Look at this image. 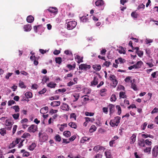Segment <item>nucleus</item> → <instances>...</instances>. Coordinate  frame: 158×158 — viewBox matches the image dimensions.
Masks as SVG:
<instances>
[{
    "mask_svg": "<svg viewBox=\"0 0 158 158\" xmlns=\"http://www.w3.org/2000/svg\"><path fill=\"white\" fill-rule=\"evenodd\" d=\"M69 125L70 127L72 128H73L74 129L77 128V125L75 123L71 122L69 123Z\"/></svg>",
    "mask_w": 158,
    "mask_h": 158,
    "instance_id": "obj_38",
    "label": "nucleus"
},
{
    "mask_svg": "<svg viewBox=\"0 0 158 158\" xmlns=\"http://www.w3.org/2000/svg\"><path fill=\"white\" fill-rule=\"evenodd\" d=\"M56 85V83H54L53 82H50L47 85V86L51 88H54L55 87Z\"/></svg>",
    "mask_w": 158,
    "mask_h": 158,
    "instance_id": "obj_20",
    "label": "nucleus"
},
{
    "mask_svg": "<svg viewBox=\"0 0 158 158\" xmlns=\"http://www.w3.org/2000/svg\"><path fill=\"white\" fill-rule=\"evenodd\" d=\"M12 116L15 119H18L19 116V113H17L16 114H13Z\"/></svg>",
    "mask_w": 158,
    "mask_h": 158,
    "instance_id": "obj_49",
    "label": "nucleus"
},
{
    "mask_svg": "<svg viewBox=\"0 0 158 158\" xmlns=\"http://www.w3.org/2000/svg\"><path fill=\"white\" fill-rule=\"evenodd\" d=\"M131 16L134 18H137L138 16V14L136 12L134 11L132 12Z\"/></svg>",
    "mask_w": 158,
    "mask_h": 158,
    "instance_id": "obj_50",
    "label": "nucleus"
},
{
    "mask_svg": "<svg viewBox=\"0 0 158 158\" xmlns=\"http://www.w3.org/2000/svg\"><path fill=\"white\" fill-rule=\"evenodd\" d=\"M34 20V18L31 15H29L27 17V21L29 23L32 22Z\"/></svg>",
    "mask_w": 158,
    "mask_h": 158,
    "instance_id": "obj_21",
    "label": "nucleus"
},
{
    "mask_svg": "<svg viewBox=\"0 0 158 158\" xmlns=\"http://www.w3.org/2000/svg\"><path fill=\"white\" fill-rule=\"evenodd\" d=\"M61 109L63 110H68L69 109V107L67 104L64 103L61 106Z\"/></svg>",
    "mask_w": 158,
    "mask_h": 158,
    "instance_id": "obj_19",
    "label": "nucleus"
},
{
    "mask_svg": "<svg viewBox=\"0 0 158 158\" xmlns=\"http://www.w3.org/2000/svg\"><path fill=\"white\" fill-rule=\"evenodd\" d=\"M21 140L20 138H17L14 141H13L12 143H11L9 146V148L10 149L14 147L15 145L18 144Z\"/></svg>",
    "mask_w": 158,
    "mask_h": 158,
    "instance_id": "obj_5",
    "label": "nucleus"
},
{
    "mask_svg": "<svg viewBox=\"0 0 158 158\" xmlns=\"http://www.w3.org/2000/svg\"><path fill=\"white\" fill-rule=\"evenodd\" d=\"M107 91V89L106 88L102 89L100 91V94L102 96H103L104 95L102 94L103 93Z\"/></svg>",
    "mask_w": 158,
    "mask_h": 158,
    "instance_id": "obj_53",
    "label": "nucleus"
},
{
    "mask_svg": "<svg viewBox=\"0 0 158 158\" xmlns=\"http://www.w3.org/2000/svg\"><path fill=\"white\" fill-rule=\"evenodd\" d=\"M136 135L135 134H133L132 136L131 137V141L130 143L131 144L133 143L135 141Z\"/></svg>",
    "mask_w": 158,
    "mask_h": 158,
    "instance_id": "obj_24",
    "label": "nucleus"
},
{
    "mask_svg": "<svg viewBox=\"0 0 158 158\" xmlns=\"http://www.w3.org/2000/svg\"><path fill=\"white\" fill-rule=\"evenodd\" d=\"M90 139V138H88L86 137H83L81 140V142L82 143H84L85 141L89 140Z\"/></svg>",
    "mask_w": 158,
    "mask_h": 158,
    "instance_id": "obj_43",
    "label": "nucleus"
},
{
    "mask_svg": "<svg viewBox=\"0 0 158 158\" xmlns=\"http://www.w3.org/2000/svg\"><path fill=\"white\" fill-rule=\"evenodd\" d=\"M106 50L105 49H103L100 52V54L102 55H105L106 54Z\"/></svg>",
    "mask_w": 158,
    "mask_h": 158,
    "instance_id": "obj_61",
    "label": "nucleus"
},
{
    "mask_svg": "<svg viewBox=\"0 0 158 158\" xmlns=\"http://www.w3.org/2000/svg\"><path fill=\"white\" fill-rule=\"evenodd\" d=\"M60 102V101H53L51 102V105L52 106H59Z\"/></svg>",
    "mask_w": 158,
    "mask_h": 158,
    "instance_id": "obj_22",
    "label": "nucleus"
},
{
    "mask_svg": "<svg viewBox=\"0 0 158 158\" xmlns=\"http://www.w3.org/2000/svg\"><path fill=\"white\" fill-rule=\"evenodd\" d=\"M85 120L86 122H91V123H92L95 120V119L93 118L85 117Z\"/></svg>",
    "mask_w": 158,
    "mask_h": 158,
    "instance_id": "obj_31",
    "label": "nucleus"
},
{
    "mask_svg": "<svg viewBox=\"0 0 158 158\" xmlns=\"http://www.w3.org/2000/svg\"><path fill=\"white\" fill-rule=\"evenodd\" d=\"M88 16V15H87L86 16H83L80 18L81 20L83 23H87L89 22V19L88 17H87V16Z\"/></svg>",
    "mask_w": 158,
    "mask_h": 158,
    "instance_id": "obj_12",
    "label": "nucleus"
},
{
    "mask_svg": "<svg viewBox=\"0 0 158 158\" xmlns=\"http://www.w3.org/2000/svg\"><path fill=\"white\" fill-rule=\"evenodd\" d=\"M76 138L75 135H73L69 138V140L70 141H73Z\"/></svg>",
    "mask_w": 158,
    "mask_h": 158,
    "instance_id": "obj_62",
    "label": "nucleus"
},
{
    "mask_svg": "<svg viewBox=\"0 0 158 158\" xmlns=\"http://www.w3.org/2000/svg\"><path fill=\"white\" fill-rule=\"evenodd\" d=\"M152 156L155 157H157L158 154V146H155L152 150Z\"/></svg>",
    "mask_w": 158,
    "mask_h": 158,
    "instance_id": "obj_9",
    "label": "nucleus"
},
{
    "mask_svg": "<svg viewBox=\"0 0 158 158\" xmlns=\"http://www.w3.org/2000/svg\"><path fill=\"white\" fill-rule=\"evenodd\" d=\"M119 97L121 98H126L127 96L125 95V92L123 91L120 92L119 93Z\"/></svg>",
    "mask_w": 158,
    "mask_h": 158,
    "instance_id": "obj_37",
    "label": "nucleus"
},
{
    "mask_svg": "<svg viewBox=\"0 0 158 158\" xmlns=\"http://www.w3.org/2000/svg\"><path fill=\"white\" fill-rule=\"evenodd\" d=\"M55 140L58 142H60L61 140V137L58 134H57L54 137Z\"/></svg>",
    "mask_w": 158,
    "mask_h": 158,
    "instance_id": "obj_29",
    "label": "nucleus"
},
{
    "mask_svg": "<svg viewBox=\"0 0 158 158\" xmlns=\"http://www.w3.org/2000/svg\"><path fill=\"white\" fill-rule=\"evenodd\" d=\"M55 61L56 63L60 64L62 62V58L60 57H58L55 58Z\"/></svg>",
    "mask_w": 158,
    "mask_h": 158,
    "instance_id": "obj_39",
    "label": "nucleus"
},
{
    "mask_svg": "<svg viewBox=\"0 0 158 158\" xmlns=\"http://www.w3.org/2000/svg\"><path fill=\"white\" fill-rule=\"evenodd\" d=\"M47 10H48L51 13H53L54 15L57 14L58 12L57 8L56 7H50Z\"/></svg>",
    "mask_w": 158,
    "mask_h": 158,
    "instance_id": "obj_8",
    "label": "nucleus"
},
{
    "mask_svg": "<svg viewBox=\"0 0 158 158\" xmlns=\"http://www.w3.org/2000/svg\"><path fill=\"white\" fill-rule=\"evenodd\" d=\"M110 64H111V62L110 61H106L103 64V65L107 67H108Z\"/></svg>",
    "mask_w": 158,
    "mask_h": 158,
    "instance_id": "obj_45",
    "label": "nucleus"
},
{
    "mask_svg": "<svg viewBox=\"0 0 158 158\" xmlns=\"http://www.w3.org/2000/svg\"><path fill=\"white\" fill-rule=\"evenodd\" d=\"M37 125H32L30 127H28V131L30 132L34 133L37 131Z\"/></svg>",
    "mask_w": 158,
    "mask_h": 158,
    "instance_id": "obj_6",
    "label": "nucleus"
},
{
    "mask_svg": "<svg viewBox=\"0 0 158 158\" xmlns=\"http://www.w3.org/2000/svg\"><path fill=\"white\" fill-rule=\"evenodd\" d=\"M64 52L66 54L68 55H72V52L69 50H65Z\"/></svg>",
    "mask_w": 158,
    "mask_h": 158,
    "instance_id": "obj_58",
    "label": "nucleus"
},
{
    "mask_svg": "<svg viewBox=\"0 0 158 158\" xmlns=\"http://www.w3.org/2000/svg\"><path fill=\"white\" fill-rule=\"evenodd\" d=\"M119 49L118 51L119 53L120 54H125L126 51L123 47L121 46L119 47Z\"/></svg>",
    "mask_w": 158,
    "mask_h": 158,
    "instance_id": "obj_30",
    "label": "nucleus"
},
{
    "mask_svg": "<svg viewBox=\"0 0 158 158\" xmlns=\"http://www.w3.org/2000/svg\"><path fill=\"white\" fill-rule=\"evenodd\" d=\"M19 86L21 88H26V86L25 85L23 81H20L19 83Z\"/></svg>",
    "mask_w": 158,
    "mask_h": 158,
    "instance_id": "obj_34",
    "label": "nucleus"
},
{
    "mask_svg": "<svg viewBox=\"0 0 158 158\" xmlns=\"http://www.w3.org/2000/svg\"><path fill=\"white\" fill-rule=\"evenodd\" d=\"M116 95L114 94H113L111 96L110 100L111 102H115L116 100Z\"/></svg>",
    "mask_w": 158,
    "mask_h": 158,
    "instance_id": "obj_40",
    "label": "nucleus"
},
{
    "mask_svg": "<svg viewBox=\"0 0 158 158\" xmlns=\"http://www.w3.org/2000/svg\"><path fill=\"white\" fill-rule=\"evenodd\" d=\"M143 64V62L141 60L138 61L136 64H135L136 66V68L137 69H139L141 68L142 65Z\"/></svg>",
    "mask_w": 158,
    "mask_h": 158,
    "instance_id": "obj_28",
    "label": "nucleus"
},
{
    "mask_svg": "<svg viewBox=\"0 0 158 158\" xmlns=\"http://www.w3.org/2000/svg\"><path fill=\"white\" fill-rule=\"evenodd\" d=\"M108 106L110 110V114L113 113L114 111L115 106L112 104H110Z\"/></svg>",
    "mask_w": 158,
    "mask_h": 158,
    "instance_id": "obj_14",
    "label": "nucleus"
},
{
    "mask_svg": "<svg viewBox=\"0 0 158 158\" xmlns=\"http://www.w3.org/2000/svg\"><path fill=\"white\" fill-rule=\"evenodd\" d=\"M47 91V89L45 88H44L41 90L39 92V94H44Z\"/></svg>",
    "mask_w": 158,
    "mask_h": 158,
    "instance_id": "obj_54",
    "label": "nucleus"
},
{
    "mask_svg": "<svg viewBox=\"0 0 158 158\" xmlns=\"http://www.w3.org/2000/svg\"><path fill=\"white\" fill-rule=\"evenodd\" d=\"M11 108L14 109L15 112H18L19 111L20 109L18 105H15L11 107Z\"/></svg>",
    "mask_w": 158,
    "mask_h": 158,
    "instance_id": "obj_33",
    "label": "nucleus"
},
{
    "mask_svg": "<svg viewBox=\"0 0 158 158\" xmlns=\"http://www.w3.org/2000/svg\"><path fill=\"white\" fill-rule=\"evenodd\" d=\"M124 80L125 81L127 82H130L131 83H132V80H131V77H126L125 79Z\"/></svg>",
    "mask_w": 158,
    "mask_h": 158,
    "instance_id": "obj_52",
    "label": "nucleus"
},
{
    "mask_svg": "<svg viewBox=\"0 0 158 158\" xmlns=\"http://www.w3.org/2000/svg\"><path fill=\"white\" fill-rule=\"evenodd\" d=\"M93 68L96 71H99L101 68V66L99 64H95L93 66Z\"/></svg>",
    "mask_w": 158,
    "mask_h": 158,
    "instance_id": "obj_16",
    "label": "nucleus"
},
{
    "mask_svg": "<svg viewBox=\"0 0 158 158\" xmlns=\"http://www.w3.org/2000/svg\"><path fill=\"white\" fill-rule=\"evenodd\" d=\"M145 142L147 145H151L152 144V142L151 141H149L148 139H147L145 140Z\"/></svg>",
    "mask_w": 158,
    "mask_h": 158,
    "instance_id": "obj_63",
    "label": "nucleus"
},
{
    "mask_svg": "<svg viewBox=\"0 0 158 158\" xmlns=\"http://www.w3.org/2000/svg\"><path fill=\"white\" fill-rule=\"evenodd\" d=\"M43 131H41L39 133V139L41 142L45 141L48 138V136L46 134L44 133H42Z\"/></svg>",
    "mask_w": 158,
    "mask_h": 158,
    "instance_id": "obj_2",
    "label": "nucleus"
},
{
    "mask_svg": "<svg viewBox=\"0 0 158 158\" xmlns=\"http://www.w3.org/2000/svg\"><path fill=\"white\" fill-rule=\"evenodd\" d=\"M99 147L100 145H99L94 147L93 148L94 151L97 152H98L99 151Z\"/></svg>",
    "mask_w": 158,
    "mask_h": 158,
    "instance_id": "obj_57",
    "label": "nucleus"
},
{
    "mask_svg": "<svg viewBox=\"0 0 158 158\" xmlns=\"http://www.w3.org/2000/svg\"><path fill=\"white\" fill-rule=\"evenodd\" d=\"M116 108L118 110V115H120L122 112L121 108L119 105H117L116 106Z\"/></svg>",
    "mask_w": 158,
    "mask_h": 158,
    "instance_id": "obj_41",
    "label": "nucleus"
},
{
    "mask_svg": "<svg viewBox=\"0 0 158 158\" xmlns=\"http://www.w3.org/2000/svg\"><path fill=\"white\" fill-rule=\"evenodd\" d=\"M31 136V135L29 133H25L23 135L21 136V137L23 138H30Z\"/></svg>",
    "mask_w": 158,
    "mask_h": 158,
    "instance_id": "obj_32",
    "label": "nucleus"
},
{
    "mask_svg": "<svg viewBox=\"0 0 158 158\" xmlns=\"http://www.w3.org/2000/svg\"><path fill=\"white\" fill-rule=\"evenodd\" d=\"M146 53V55L148 56H149L151 53L150 50L149 48H147L145 49Z\"/></svg>",
    "mask_w": 158,
    "mask_h": 158,
    "instance_id": "obj_56",
    "label": "nucleus"
},
{
    "mask_svg": "<svg viewBox=\"0 0 158 158\" xmlns=\"http://www.w3.org/2000/svg\"><path fill=\"white\" fill-rule=\"evenodd\" d=\"M0 133L1 135L2 136H4L6 134V131L4 128H2L0 129Z\"/></svg>",
    "mask_w": 158,
    "mask_h": 158,
    "instance_id": "obj_36",
    "label": "nucleus"
},
{
    "mask_svg": "<svg viewBox=\"0 0 158 158\" xmlns=\"http://www.w3.org/2000/svg\"><path fill=\"white\" fill-rule=\"evenodd\" d=\"M141 136L142 137L144 138H146L148 137H150L152 139L154 138V136L150 134H142Z\"/></svg>",
    "mask_w": 158,
    "mask_h": 158,
    "instance_id": "obj_26",
    "label": "nucleus"
},
{
    "mask_svg": "<svg viewBox=\"0 0 158 158\" xmlns=\"http://www.w3.org/2000/svg\"><path fill=\"white\" fill-rule=\"evenodd\" d=\"M98 82V78L96 76L94 77L93 81L90 83V86H94L97 85Z\"/></svg>",
    "mask_w": 158,
    "mask_h": 158,
    "instance_id": "obj_10",
    "label": "nucleus"
},
{
    "mask_svg": "<svg viewBox=\"0 0 158 158\" xmlns=\"http://www.w3.org/2000/svg\"><path fill=\"white\" fill-rule=\"evenodd\" d=\"M77 25V22L74 21L68 22L67 23V28L69 30L73 29L76 27Z\"/></svg>",
    "mask_w": 158,
    "mask_h": 158,
    "instance_id": "obj_3",
    "label": "nucleus"
},
{
    "mask_svg": "<svg viewBox=\"0 0 158 158\" xmlns=\"http://www.w3.org/2000/svg\"><path fill=\"white\" fill-rule=\"evenodd\" d=\"M25 95L27 98H31L32 97V94L31 92H27L25 94Z\"/></svg>",
    "mask_w": 158,
    "mask_h": 158,
    "instance_id": "obj_27",
    "label": "nucleus"
},
{
    "mask_svg": "<svg viewBox=\"0 0 158 158\" xmlns=\"http://www.w3.org/2000/svg\"><path fill=\"white\" fill-rule=\"evenodd\" d=\"M104 4V1L102 0H97L95 2V5L98 6H102Z\"/></svg>",
    "mask_w": 158,
    "mask_h": 158,
    "instance_id": "obj_18",
    "label": "nucleus"
},
{
    "mask_svg": "<svg viewBox=\"0 0 158 158\" xmlns=\"http://www.w3.org/2000/svg\"><path fill=\"white\" fill-rule=\"evenodd\" d=\"M134 50H135V52L137 54L138 56L140 57H141L143 55V51L139 50V48L136 47L135 48Z\"/></svg>",
    "mask_w": 158,
    "mask_h": 158,
    "instance_id": "obj_11",
    "label": "nucleus"
},
{
    "mask_svg": "<svg viewBox=\"0 0 158 158\" xmlns=\"http://www.w3.org/2000/svg\"><path fill=\"white\" fill-rule=\"evenodd\" d=\"M73 96L75 98V100L73 101V102H76L77 101L80 97L79 94H76L73 95Z\"/></svg>",
    "mask_w": 158,
    "mask_h": 158,
    "instance_id": "obj_46",
    "label": "nucleus"
},
{
    "mask_svg": "<svg viewBox=\"0 0 158 158\" xmlns=\"http://www.w3.org/2000/svg\"><path fill=\"white\" fill-rule=\"evenodd\" d=\"M15 103V101L13 100H9L8 101V105L9 106H10L12 104H14Z\"/></svg>",
    "mask_w": 158,
    "mask_h": 158,
    "instance_id": "obj_55",
    "label": "nucleus"
},
{
    "mask_svg": "<svg viewBox=\"0 0 158 158\" xmlns=\"http://www.w3.org/2000/svg\"><path fill=\"white\" fill-rule=\"evenodd\" d=\"M75 58L76 60H77V62L78 64H80L81 62H83V57H81L79 55H76L75 56Z\"/></svg>",
    "mask_w": 158,
    "mask_h": 158,
    "instance_id": "obj_17",
    "label": "nucleus"
},
{
    "mask_svg": "<svg viewBox=\"0 0 158 158\" xmlns=\"http://www.w3.org/2000/svg\"><path fill=\"white\" fill-rule=\"evenodd\" d=\"M90 68V65L84 64H81L79 67V69L85 70H87V69H89Z\"/></svg>",
    "mask_w": 158,
    "mask_h": 158,
    "instance_id": "obj_7",
    "label": "nucleus"
},
{
    "mask_svg": "<svg viewBox=\"0 0 158 158\" xmlns=\"http://www.w3.org/2000/svg\"><path fill=\"white\" fill-rule=\"evenodd\" d=\"M48 107L47 106H45L41 108L40 110V112L41 114H44L48 112Z\"/></svg>",
    "mask_w": 158,
    "mask_h": 158,
    "instance_id": "obj_13",
    "label": "nucleus"
},
{
    "mask_svg": "<svg viewBox=\"0 0 158 158\" xmlns=\"http://www.w3.org/2000/svg\"><path fill=\"white\" fill-rule=\"evenodd\" d=\"M96 130V127L94 125H92L90 127L89 131L91 132L95 131Z\"/></svg>",
    "mask_w": 158,
    "mask_h": 158,
    "instance_id": "obj_42",
    "label": "nucleus"
},
{
    "mask_svg": "<svg viewBox=\"0 0 158 158\" xmlns=\"http://www.w3.org/2000/svg\"><path fill=\"white\" fill-rule=\"evenodd\" d=\"M138 145L141 147H145V141L144 139H141L140 140H139V142L138 143Z\"/></svg>",
    "mask_w": 158,
    "mask_h": 158,
    "instance_id": "obj_23",
    "label": "nucleus"
},
{
    "mask_svg": "<svg viewBox=\"0 0 158 158\" xmlns=\"http://www.w3.org/2000/svg\"><path fill=\"white\" fill-rule=\"evenodd\" d=\"M5 124L6 126H11L12 125V123L9 121V120L8 119L6 120Z\"/></svg>",
    "mask_w": 158,
    "mask_h": 158,
    "instance_id": "obj_44",
    "label": "nucleus"
},
{
    "mask_svg": "<svg viewBox=\"0 0 158 158\" xmlns=\"http://www.w3.org/2000/svg\"><path fill=\"white\" fill-rule=\"evenodd\" d=\"M109 79L113 82V86L115 87L118 83L116 76L114 75L110 74L109 76Z\"/></svg>",
    "mask_w": 158,
    "mask_h": 158,
    "instance_id": "obj_4",
    "label": "nucleus"
},
{
    "mask_svg": "<svg viewBox=\"0 0 158 158\" xmlns=\"http://www.w3.org/2000/svg\"><path fill=\"white\" fill-rule=\"evenodd\" d=\"M131 88L133 89L134 90L136 91L137 89L135 84H134L133 83H131Z\"/></svg>",
    "mask_w": 158,
    "mask_h": 158,
    "instance_id": "obj_51",
    "label": "nucleus"
},
{
    "mask_svg": "<svg viewBox=\"0 0 158 158\" xmlns=\"http://www.w3.org/2000/svg\"><path fill=\"white\" fill-rule=\"evenodd\" d=\"M66 91V89L65 88H63L62 89H59L58 90H57L56 91V93H58L59 92H62V93H64Z\"/></svg>",
    "mask_w": 158,
    "mask_h": 158,
    "instance_id": "obj_48",
    "label": "nucleus"
},
{
    "mask_svg": "<svg viewBox=\"0 0 158 158\" xmlns=\"http://www.w3.org/2000/svg\"><path fill=\"white\" fill-rule=\"evenodd\" d=\"M105 154L106 158H111V153L110 152H105Z\"/></svg>",
    "mask_w": 158,
    "mask_h": 158,
    "instance_id": "obj_47",
    "label": "nucleus"
},
{
    "mask_svg": "<svg viewBox=\"0 0 158 158\" xmlns=\"http://www.w3.org/2000/svg\"><path fill=\"white\" fill-rule=\"evenodd\" d=\"M102 155L100 154H98L94 156V158H102Z\"/></svg>",
    "mask_w": 158,
    "mask_h": 158,
    "instance_id": "obj_64",
    "label": "nucleus"
},
{
    "mask_svg": "<svg viewBox=\"0 0 158 158\" xmlns=\"http://www.w3.org/2000/svg\"><path fill=\"white\" fill-rule=\"evenodd\" d=\"M23 29L25 31H28L31 30V25L29 24H27L24 26Z\"/></svg>",
    "mask_w": 158,
    "mask_h": 158,
    "instance_id": "obj_15",
    "label": "nucleus"
},
{
    "mask_svg": "<svg viewBox=\"0 0 158 158\" xmlns=\"http://www.w3.org/2000/svg\"><path fill=\"white\" fill-rule=\"evenodd\" d=\"M151 149V147L146 148L144 150L145 152H150Z\"/></svg>",
    "mask_w": 158,
    "mask_h": 158,
    "instance_id": "obj_60",
    "label": "nucleus"
},
{
    "mask_svg": "<svg viewBox=\"0 0 158 158\" xmlns=\"http://www.w3.org/2000/svg\"><path fill=\"white\" fill-rule=\"evenodd\" d=\"M36 146V144L35 143H32L31 145L29 146L28 148L30 150L33 151Z\"/></svg>",
    "mask_w": 158,
    "mask_h": 158,
    "instance_id": "obj_25",
    "label": "nucleus"
},
{
    "mask_svg": "<svg viewBox=\"0 0 158 158\" xmlns=\"http://www.w3.org/2000/svg\"><path fill=\"white\" fill-rule=\"evenodd\" d=\"M85 114L87 116H93L94 115V114L93 113L86 112H85Z\"/></svg>",
    "mask_w": 158,
    "mask_h": 158,
    "instance_id": "obj_59",
    "label": "nucleus"
},
{
    "mask_svg": "<svg viewBox=\"0 0 158 158\" xmlns=\"http://www.w3.org/2000/svg\"><path fill=\"white\" fill-rule=\"evenodd\" d=\"M120 117L117 116L114 118L113 119L111 120L110 123L111 126L112 127L117 126L120 123Z\"/></svg>",
    "mask_w": 158,
    "mask_h": 158,
    "instance_id": "obj_1",
    "label": "nucleus"
},
{
    "mask_svg": "<svg viewBox=\"0 0 158 158\" xmlns=\"http://www.w3.org/2000/svg\"><path fill=\"white\" fill-rule=\"evenodd\" d=\"M63 135L67 137H70L71 135L70 131H64L63 133Z\"/></svg>",
    "mask_w": 158,
    "mask_h": 158,
    "instance_id": "obj_35",
    "label": "nucleus"
}]
</instances>
